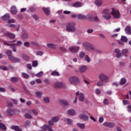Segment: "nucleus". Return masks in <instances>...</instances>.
I'll use <instances>...</instances> for the list:
<instances>
[{
  "mask_svg": "<svg viewBox=\"0 0 131 131\" xmlns=\"http://www.w3.org/2000/svg\"><path fill=\"white\" fill-rule=\"evenodd\" d=\"M76 25V24L74 22L68 23L66 25L67 31H68V32H74L76 30V28H75Z\"/></svg>",
  "mask_w": 131,
  "mask_h": 131,
  "instance_id": "f257e3e1",
  "label": "nucleus"
},
{
  "mask_svg": "<svg viewBox=\"0 0 131 131\" xmlns=\"http://www.w3.org/2000/svg\"><path fill=\"white\" fill-rule=\"evenodd\" d=\"M69 81L70 83H72L73 84H78V83L80 82L79 78H78V77L76 76L71 77L69 79Z\"/></svg>",
  "mask_w": 131,
  "mask_h": 131,
  "instance_id": "f03ea898",
  "label": "nucleus"
},
{
  "mask_svg": "<svg viewBox=\"0 0 131 131\" xmlns=\"http://www.w3.org/2000/svg\"><path fill=\"white\" fill-rule=\"evenodd\" d=\"M83 46L86 51H93L95 50V46L90 43L84 42Z\"/></svg>",
  "mask_w": 131,
  "mask_h": 131,
  "instance_id": "7ed1b4c3",
  "label": "nucleus"
},
{
  "mask_svg": "<svg viewBox=\"0 0 131 131\" xmlns=\"http://www.w3.org/2000/svg\"><path fill=\"white\" fill-rule=\"evenodd\" d=\"M111 14L114 16V18H116V19H119V18H120V13L117 9L112 8Z\"/></svg>",
  "mask_w": 131,
  "mask_h": 131,
  "instance_id": "20e7f679",
  "label": "nucleus"
},
{
  "mask_svg": "<svg viewBox=\"0 0 131 131\" xmlns=\"http://www.w3.org/2000/svg\"><path fill=\"white\" fill-rule=\"evenodd\" d=\"M99 79L102 80V81H104V82H107L109 80V78L107 76L104 75L103 74H100L99 75Z\"/></svg>",
  "mask_w": 131,
  "mask_h": 131,
  "instance_id": "39448f33",
  "label": "nucleus"
},
{
  "mask_svg": "<svg viewBox=\"0 0 131 131\" xmlns=\"http://www.w3.org/2000/svg\"><path fill=\"white\" fill-rule=\"evenodd\" d=\"M89 17H90V15H88L85 16L83 14H78L77 18L80 20H89Z\"/></svg>",
  "mask_w": 131,
  "mask_h": 131,
  "instance_id": "423d86ee",
  "label": "nucleus"
},
{
  "mask_svg": "<svg viewBox=\"0 0 131 131\" xmlns=\"http://www.w3.org/2000/svg\"><path fill=\"white\" fill-rule=\"evenodd\" d=\"M103 125L106 127H114V126H115V124L113 122H105L103 123Z\"/></svg>",
  "mask_w": 131,
  "mask_h": 131,
  "instance_id": "0eeeda50",
  "label": "nucleus"
},
{
  "mask_svg": "<svg viewBox=\"0 0 131 131\" xmlns=\"http://www.w3.org/2000/svg\"><path fill=\"white\" fill-rule=\"evenodd\" d=\"M76 95L78 96L79 95V99L81 102H83L84 101V95H83V93H80L79 92H77L76 93Z\"/></svg>",
  "mask_w": 131,
  "mask_h": 131,
  "instance_id": "6e6552de",
  "label": "nucleus"
},
{
  "mask_svg": "<svg viewBox=\"0 0 131 131\" xmlns=\"http://www.w3.org/2000/svg\"><path fill=\"white\" fill-rule=\"evenodd\" d=\"M63 85L64 84H63V83L61 82H56L54 83L55 89H61V88H62Z\"/></svg>",
  "mask_w": 131,
  "mask_h": 131,
  "instance_id": "1a4fd4ad",
  "label": "nucleus"
},
{
  "mask_svg": "<svg viewBox=\"0 0 131 131\" xmlns=\"http://www.w3.org/2000/svg\"><path fill=\"white\" fill-rule=\"evenodd\" d=\"M8 59L12 62H19L20 61V58H16L13 55L9 56Z\"/></svg>",
  "mask_w": 131,
  "mask_h": 131,
  "instance_id": "9d476101",
  "label": "nucleus"
},
{
  "mask_svg": "<svg viewBox=\"0 0 131 131\" xmlns=\"http://www.w3.org/2000/svg\"><path fill=\"white\" fill-rule=\"evenodd\" d=\"M4 35L5 36H8L10 39H14L15 37V36L14 34L10 33V32H7L4 33Z\"/></svg>",
  "mask_w": 131,
  "mask_h": 131,
  "instance_id": "9b49d317",
  "label": "nucleus"
},
{
  "mask_svg": "<svg viewBox=\"0 0 131 131\" xmlns=\"http://www.w3.org/2000/svg\"><path fill=\"white\" fill-rule=\"evenodd\" d=\"M79 117L81 119H83V120H85V121H88V120H89V116L85 115V114L80 115Z\"/></svg>",
  "mask_w": 131,
  "mask_h": 131,
  "instance_id": "f8f14e48",
  "label": "nucleus"
},
{
  "mask_svg": "<svg viewBox=\"0 0 131 131\" xmlns=\"http://www.w3.org/2000/svg\"><path fill=\"white\" fill-rule=\"evenodd\" d=\"M42 129H43L44 130L46 131L47 129H48L49 131H52L53 128H52V126H49L48 125H45L41 127Z\"/></svg>",
  "mask_w": 131,
  "mask_h": 131,
  "instance_id": "ddd939ff",
  "label": "nucleus"
},
{
  "mask_svg": "<svg viewBox=\"0 0 131 131\" xmlns=\"http://www.w3.org/2000/svg\"><path fill=\"white\" fill-rule=\"evenodd\" d=\"M89 21H96V22H98V21H99V18H98L97 16L93 17L92 16H91V15H90L89 16Z\"/></svg>",
  "mask_w": 131,
  "mask_h": 131,
  "instance_id": "4468645a",
  "label": "nucleus"
},
{
  "mask_svg": "<svg viewBox=\"0 0 131 131\" xmlns=\"http://www.w3.org/2000/svg\"><path fill=\"white\" fill-rule=\"evenodd\" d=\"M59 102L60 104L62 105V106H68V105H69V103H68V102H67V101L63 99L60 100Z\"/></svg>",
  "mask_w": 131,
  "mask_h": 131,
  "instance_id": "2eb2a0df",
  "label": "nucleus"
},
{
  "mask_svg": "<svg viewBox=\"0 0 131 131\" xmlns=\"http://www.w3.org/2000/svg\"><path fill=\"white\" fill-rule=\"evenodd\" d=\"M69 49L71 52H73L74 53H76V52H77L79 50V47H74L70 48Z\"/></svg>",
  "mask_w": 131,
  "mask_h": 131,
  "instance_id": "dca6fc26",
  "label": "nucleus"
},
{
  "mask_svg": "<svg viewBox=\"0 0 131 131\" xmlns=\"http://www.w3.org/2000/svg\"><path fill=\"white\" fill-rule=\"evenodd\" d=\"M11 129L15 131H22V129L20 128V127L18 126H11Z\"/></svg>",
  "mask_w": 131,
  "mask_h": 131,
  "instance_id": "f3484780",
  "label": "nucleus"
},
{
  "mask_svg": "<svg viewBox=\"0 0 131 131\" xmlns=\"http://www.w3.org/2000/svg\"><path fill=\"white\" fill-rule=\"evenodd\" d=\"M67 113L69 114V115L73 116L75 115V111L73 109H70L68 111Z\"/></svg>",
  "mask_w": 131,
  "mask_h": 131,
  "instance_id": "a211bd4d",
  "label": "nucleus"
},
{
  "mask_svg": "<svg viewBox=\"0 0 131 131\" xmlns=\"http://www.w3.org/2000/svg\"><path fill=\"white\" fill-rule=\"evenodd\" d=\"M95 3L97 7H101L103 5V0H96Z\"/></svg>",
  "mask_w": 131,
  "mask_h": 131,
  "instance_id": "6ab92c4d",
  "label": "nucleus"
},
{
  "mask_svg": "<svg viewBox=\"0 0 131 131\" xmlns=\"http://www.w3.org/2000/svg\"><path fill=\"white\" fill-rule=\"evenodd\" d=\"M47 46L50 49H53V50H56V48H57V45L53 43H48Z\"/></svg>",
  "mask_w": 131,
  "mask_h": 131,
  "instance_id": "aec40b11",
  "label": "nucleus"
},
{
  "mask_svg": "<svg viewBox=\"0 0 131 131\" xmlns=\"http://www.w3.org/2000/svg\"><path fill=\"white\" fill-rule=\"evenodd\" d=\"M6 112L9 116H12V115L14 114V111H13L11 108H8Z\"/></svg>",
  "mask_w": 131,
  "mask_h": 131,
  "instance_id": "412c9836",
  "label": "nucleus"
},
{
  "mask_svg": "<svg viewBox=\"0 0 131 131\" xmlns=\"http://www.w3.org/2000/svg\"><path fill=\"white\" fill-rule=\"evenodd\" d=\"M11 12L14 15H16V14H17V8H16V6H13L11 7Z\"/></svg>",
  "mask_w": 131,
  "mask_h": 131,
  "instance_id": "4be33fe9",
  "label": "nucleus"
},
{
  "mask_svg": "<svg viewBox=\"0 0 131 131\" xmlns=\"http://www.w3.org/2000/svg\"><path fill=\"white\" fill-rule=\"evenodd\" d=\"M88 70V67L86 66H83L80 68V72L81 73H83V72H85Z\"/></svg>",
  "mask_w": 131,
  "mask_h": 131,
  "instance_id": "5701e85b",
  "label": "nucleus"
},
{
  "mask_svg": "<svg viewBox=\"0 0 131 131\" xmlns=\"http://www.w3.org/2000/svg\"><path fill=\"white\" fill-rule=\"evenodd\" d=\"M42 10L44 12V13H45V14L46 15H47V16H48V15H50V8L48 7V8H43Z\"/></svg>",
  "mask_w": 131,
  "mask_h": 131,
  "instance_id": "b1692460",
  "label": "nucleus"
},
{
  "mask_svg": "<svg viewBox=\"0 0 131 131\" xmlns=\"http://www.w3.org/2000/svg\"><path fill=\"white\" fill-rule=\"evenodd\" d=\"M10 81H11V82H13L14 83H16V82H18L19 81V79L16 77H13L10 78Z\"/></svg>",
  "mask_w": 131,
  "mask_h": 131,
  "instance_id": "393cba45",
  "label": "nucleus"
},
{
  "mask_svg": "<svg viewBox=\"0 0 131 131\" xmlns=\"http://www.w3.org/2000/svg\"><path fill=\"white\" fill-rule=\"evenodd\" d=\"M9 27L11 28H14L16 31H19V29L20 28V26H18V27H16V25L14 24H11L9 25Z\"/></svg>",
  "mask_w": 131,
  "mask_h": 131,
  "instance_id": "a878e982",
  "label": "nucleus"
},
{
  "mask_svg": "<svg viewBox=\"0 0 131 131\" xmlns=\"http://www.w3.org/2000/svg\"><path fill=\"white\" fill-rule=\"evenodd\" d=\"M2 19L4 21H6V20H8V19H10V14L7 13L6 14L2 17Z\"/></svg>",
  "mask_w": 131,
  "mask_h": 131,
  "instance_id": "bb28decb",
  "label": "nucleus"
},
{
  "mask_svg": "<svg viewBox=\"0 0 131 131\" xmlns=\"http://www.w3.org/2000/svg\"><path fill=\"white\" fill-rule=\"evenodd\" d=\"M35 95L38 99H40L42 97V92L38 91L35 93Z\"/></svg>",
  "mask_w": 131,
  "mask_h": 131,
  "instance_id": "cd10ccee",
  "label": "nucleus"
},
{
  "mask_svg": "<svg viewBox=\"0 0 131 131\" xmlns=\"http://www.w3.org/2000/svg\"><path fill=\"white\" fill-rule=\"evenodd\" d=\"M125 31L126 33H128V34L131 35V28L129 26H126Z\"/></svg>",
  "mask_w": 131,
  "mask_h": 131,
  "instance_id": "c85d7f7f",
  "label": "nucleus"
},
{
  "mask_svg": "<svg viewBox=\"0 0 131 131\" xmlns=\"http://www.w3.org/2000/svg\"><path fill=\"white\" fill-rule=\"evenodd\" d=\"M73 7H75V8L81 7V3L79 2H76L73 4Z\"/></svg>",
  "mask_w": 131,
  "mask_h": 131,
  "instance_id": "c756f323",
  "label": "nucleus"
},
{
  "mask_svg": "<svg viewBox=\"0 0 131 131\" xmlns=\"http://www.w3.org/2000/svg\"><path fill=\"white\" fill-rule=\"evenodd\" d=\"M126 82V79L125 78H122L120 81V85H123Z\"/></svg>",
  "mask_w": 131,
  "mask_h": 131,
  "instance_id": "7c9ffc66",
  "label": "nucleus"
},
{
  "mask_svg": "<svg viewBox=\"0 0 131 131\" xmlns=\"http://www.w3.org/2000/svg\"><path fill=\"white\" fill-rule=\"evenodd\" d=\"M52 76H60V73L57 71H54L51 73Z\"/></svg>",
  "mask_w": 131,
  "mask_h": 131,
  "instance_id": "2f4dec72",
  "label": "nucleus"
},
{
  "mask_svg": "<svg viewBox=\"0 0 131 131\" xmlns=\"http://www.w3.org/2000/svg\"><path fill=\"white\" fill-rule=\"evenodd\" d=\"M22 58L25 61H29V60H30V57H29V56H27V55H26L25 54H23L22 55Z\"/></svg>",
  "mask_w": 131,
  "mask_h": 131,
  "instance_id": "473e14b6",
  "label": "nucleus"
},
{
  "mask_svg": "<svg viewBox=\"0 0 131 131\" xmlns=\"http://www.w3.org/2000/svg\"><path fill=\"white\" fill-rule=\"evenodd\" d=\"M103 18H104L105 19V20H110V19H111V14H106V15H103Z\"/></svg>",
  "mask_w": 131,
  "mask_h": 131,
  "instance_id": "72a5a7b5",
  "label": "nucleus"
},
{
  "mask_svg": "<svg viewBox=\"0 0 131 131\" xmlns=\"http://www.w3.org/2000/svg\"><path fill=\"white\" fill-rule=\"evenodd\" d=\"M25 117L27 118V119H32V116L29 113H26L25 114Z\"/></svg>",
  "mask_w": 131,
  "mask_h": 131,
  "instance_id": "f704fd0d",
  "label": "nucleus"
},
{
  "mask_svg": "<svg viewBox=\"0 0 131 131\" xmlns=\"http://www.w3.org/2000/svg\"><path fill=\"white\" fill-rule=\"evenodd\" d=\"M0 128L3 130H7V126L2 123H0Z\"/></svg>",
  "mask_w": 131,
  "mask_h": 131,
  "instance_id": "c9c22d12",
  "label": "nucleus"
},
{
  "mask_svg": "<svg viewBox=\"0 0 131 131\" xmlns=\"http://www.w3.org/2000/svg\"><path fill=\"white\" fill-rule=\"evenodd\" d=\"M11 49H12L13 52H17L16 44H11Z\"/></svg>",
  "mask_w": 131,
  "mask_h": 131,
  "instance_id": "e433bc0d",
  "label": "nucleus"
},
{
  "mask_svg": "<svg viewBox=\"0 0 131 131\" xmlns=\"http://www.w3.org/2000/svg\"><path fill=\"white\" fill-rule=\"evenodd\" d=\"M21 75L23 77L26 79H28V78H29V75H28V74L22 73Z\"/></svg>",
  "mask_w": 131,
  "mask_h": 131,
  "instance_id": "4c0bfd02",
  "label": "nucleus"
},
{
  "mask_svg": "<svg viewBox=\"0 0 131 131\" xmlns=\"http://www.w3.org/2000/svg\"><path fill=\"white\" fill-rule=\"evenodd\" d=\"M77 125L78 127H80V128H81L82 129H83L84 127H85V125L84 123L80 124L79 123L77 124Z\"/></svg>",
  "mask_w": 131,
  "mask_h": 131,
  "instance_id": "58836bf2",
  "label": "nucleus"
},
{
  "mask_svg": "<svg viewBox=\"0 0 131 131\" xmlns=\"http://www.w3.org/2000/svg\"><path fill=\"white\" fill-rule=\"evenodd\" d=\"M28 37V33L27 32L24 33L23 35H21V38L23 39H25Z\"/></svg>",
  "mask_w": 131,
  "mask_h": 131,
  "instance_id": "ea45409f",
  "label": "nucleus"
},
{
  "mask_svg": "<svg viewBox=\"0 0 131 131\" xmlns=\"http://www.w3.org/2000/svg\"><path fill=\"white\" fill-rule=\"evenodd\" d=\"M6 54L8 56V58H9V57H10L11 56H12L13 52L11 50H7L6 51Z\"/></svg>",
  "mask_w": 131,
  "mask_h": 131,
  "instance_id": "a19ab883",
  "label": "nucleus"
},
{
  "mask_svg": "<svg viewBox=\"0 0 131 131\" xmlns=\"http://www.w3.org/2000/svg\"><path fill=\"white\" fill-rule=\"evenodd\" d=\"M31 44L32 45V46H34V47H37V48H40V46L38 45L36 42L32 41L31 42Z\"/></svg>",
  "mask_w": 131,
  "mask_h": 131,
  "instance_id": "79ce46f5",
  "label": "nucleus"
},
{
  "mask_svg": "<svg viewBox=\"0 0 131 131\" xmlns=\"http://www.w3.org/2000/svg\"><path fill=\"white\" fill-rule=\"evenodd\" d=\"M121 41H123V42H126L127 41V38L124 36H122L121 38Z\"/></svg>",
  "mask_w": 131,
  "mask_h": 131,
  "instance_id": "37998d69",
  "label": "nucleus"
},
{
  "mask_svg": "<svg viewBox=\"0 0 131 131\" xmlns=\"http://www.w3.org/2000/svg\"><path fill=\"white\" fill-rule=\"evenodd\" d=\"M52 119L54 122H57V121H59V117L58 116L54 117L52 118Z\"/></svg>",
  "mask_w": 131,
  "mask_h": 131,
  "instance_id": "c03bdc74",
  "label": "nucleus"
},
{
  "mask_svg": "<svg viewBox=\"0 0 131 131\" xmlns=\"http://www.w3.org/2000/svg\"><path fill=\"white\" fill-rule=\"evenodd\" d=\"M84 56H85V53L83 52H80L79 53V58H80L81 59H82V58H83Z\"/></svg>",
  "mask_w": 131,
  "mask_h": 131,
  "instance_id": "a18cd8bd",
  "label": "nucleus"
},
{
  "mask_svg": "<svg viewBox=\"0 0 131 131\" xmlns=\"http://www.w3.org/2000/svg\"><path fill=\"white\" fill-rule=\"evenodd\" d=\"M65 121H67V122L69 125H71V123H72V120H71V119H70L69 118L66 119Z\"/></svg>",
  "mask_w": 131,
  "mask_h": 131,
  "instance_id": "49530a36",
  "label": "nucleus"
},
{
  "mask_svg": "<svg viewBox=\"0 0 131 131\" xmlns=\"http://www.w3.org/2000/svg\"><path fill=\"white\" fill-rule=\"evenodd\" d=\"M43 101L45 103H47L48 104L50 103V98L46 97L43 98Z\"/></svg>",
  "mask_w": 131,
  "mask_h": 131,
  "instance_id": "de8ad7c7",
  "label": "nucleus"
},
{
  "mask_svg": "<svg viewBox=\"0 0 131 131\" xmlns=\"http://www.w3.org/2000/svg\"><path fill=\"white\" fill-rule=\"evenodd\" d=\"M85 61H86L88 63H89V62H91V58H90V57H89V56H88V55L85 56Z\"/></svg>",
  "mask_w": 131,
  "mask_h": 131,
  "instance_id": "09e8293b",
  "label": "nucleus"
},
{
  "mask_svg": "<svg viewBox=\"0 0 131 131\" xmlns=\"http://www.w3.org/2000/svg\"><path fill=\"white\" fill-rule=\"evenodd\" d=\"M0 69H2V70H4V71H7L8 70V68L5 66H2L1 67Z\"/></svg>",
  "mask_w": 131,
  "mask_h": 131,
  "instance_id": "8fccbe9b",
  "label": "nucleus"
},
{
  "mask_svg": "<svg viewBox=\"0 0 131 131\" xmlns=\"http://www.w3.org/2000/svg\"><path fill=\"white\" fill-rule=\"evenodd\" d=\"M38 65V63H37V61H34L32 62V66L33 67H36Z\"/></svg>",
  "mask_w": 131,
  "mask_h": 131,
  "instance_id": "3c124183",
  "label": "nucleus"
},
{
  "mask_svg": "<svg viewBox=\"0 0 131 131\" xmlns=\"http://www.w3.org/2000/svg\"><path fill=\"white\" fill-rule=\"evenodd\" d=\"M123 105H129V101L128 100H123Z\"/></svg>",
  "mask_w": 131,
  "mask_h": 131,
  "instance_id": "603ef678",
  "label": "nucleus"
},
{
  "mask_svg": "<svg viewBox=\"0 0 131 131\" xmlns=\"http://www.w3.org/2000/svg\"><path fill=\"white\" fill-rule=\"evenodd\" d=\"M24 46L25 47H26V48H29V47L30 46V43H29V42H24Z\"/></svg>",
  "mask_w": 131,
  "mask_h": 131,
  "instance_id": "864d4df0",
  "label": "nucleus"
},
{
  "mask_svg": "<svg viewBox=\"0 0 131 131\" xmlns=\"http://www.w3.org/2000/svg\"><path fill=\"white\" fill-rule=\"evenodd\" d=\"M42 74H43V73L42 72H40L39 73L36 74V76L37 77H40Z\"/></svg>",
  "mask_w": 131,
  "mask_h": 131,
  "instance_id": "5fc2aeb1",
  "label": "nucleus"
},
{
  "mask_svg": "<svg viewBox=\"0 0 131 131\" xmlns=\"http://www.w3.org/2000/svg\"><path fill=\"white\" fill-rule=\"evenodd\" d=\"M15 46L17 47H20V46H22V41H17V43L15 44Z\"/></svg>",
  "mask_w": 131,
  "mask_h": 131,
  "instance_id": "6e6d98bb",
  "label": "nucleus"
},
{
  "mask_svg": "<svg viewBox=\"0 0 131 131\" xmlns=\"http://www.w3.org/2000/svg\"><path fill=\"white\" fill-rule=\"evenodd\" d=\"M103 104L104 105H109V101H108L107 99H105L104 100H103Z\"/></svg>",
  "mask_w": 131,
  "mask_h": 131,
  "instance_id": "4d7b16f0",
  "label": "nucleus"
},
{
  "mask_svg": "<svg viewBox=\"0 0 131 131\" xmlns=\"http://www.w3.org/2000/svg\"><path fill=\"white\" fill-rule=\"evenodd\" d=\"M103 84H104V83H103V82L98 81L97 82V86H102V85H103Z\"/></svg>",
  "mask_w": 131,
  "mask_h": 131,
  "instance_id": "13d9d810",
  "label": "nucleus"
},
{
  "mask_svg": "<svg viewBox=\"0 0 131 131\" xmlns=\"http://www.w3.org/2000/svg\"><path fill=\"white\" fill-rule=\"evenodd\" d=\"M32 113H33V114H34L35 115H37V114H38V112L35 110V109H33L32 110Z\"/></svg>",
  "mask_w": 131,
  "mask_h": 131,
  "instance_id": "bf43d9fd",
  "label": "nucleus"
},
{
  "mask_svg": "<svg viewBox=\"0 0 131 131\" xmlns=\"http://www.w3.org/2000/svg\"><path fill=\"white\" fill-rule=\"evenodd\" d=\"M103 121H104V118L103 117H101L99 118V122L100 123H102Z\"/></svg>",
  "mask_w": 131,
  "mask_h": 131,
  "instance_id": "052dcab7",
  "label": "nucleus"
},
{
  "mask_svg": "<svg viewBox=\"0 0 131 131\" xmlns=\"http://www.w3.org/2000/svg\"><path fill=\"white\" fill-rule=\"evenodd\" d=\"M128 52L127 49H124L122 50V53L123 55H125V54H127Z\"/></svg>",
  "mask_w": 131,
  "mask_h": 131,
  "instance_id": "680f3d73",
  "label": "nucleus"
},
{
  "mask_svg": "<svg viewBox=\"0 0 131 131\" xmlns=\"http://www.w3.org/2000/svg\"><path fill=\"white\" fill-rule=\"evenodd\" d=\"M103 14H106V15L109 14V10L105 9L102 11Z\"/></svg>",
  "mask_w": 131,
  "mask_h": 131,
  "instance_id": "e2e57ef3",
  "label": "nucleus"
},
{
  "mask_svg": "<svg viewBox=\"0 0 131 131\" xmlns=\"http://www.w3.org/2000/svg\"><path fill=\"white\" fill-rule=\"evenodd\" d=\"M127 108L128 112L131 113V104L128 105Z\"/></svg>",
  "mask_w": 131,
  "mask_h": 131,
  "instance_id": "0e129e2a",
  "label": "nucleus"
},
{
  "mask_svg": "<svg viewBox=\"0 0 131 131\" xmlns=\"http://www.w3.org/2000/svg\"><path fill=\"white\" fill-rule=\"evenodd\" d=\"M60 49L63 53H66V52H67V51H66V48L64 47H60Z\"/></svg>",
  "mask_w": 131,
  "mask_h": 131,
  "instance_id": "69168bd1",
  "label": "nucleus"
},
{
  "mask_svg": "<svg viewBox=\"0 0 131 131\" xmlns=\"http://www.w3.org/2000/svg\"><path fill=\"white\" fill-rule=\"evenodd\" d=\"M15 20L13 19H10L8 20V23H15Z\"/></svg>",
  "mask_w": 131,
  "mask_h": 131,
  "instance_id": "338daca9",
  "label": "nucleus"
},
{
  "mask_svg": "<svg viewBox=\"0 0 131 131\" xmlns=\"http://www.w3.org/2000/svg\"><path fill=\"white\" fill-rule=\"evenodd\" d=\"M96 93L97 94V95H100L101 94V90H100L99 89H96Z\"/></svg>",
  "mask_w": 131,
  "mask_h": 131,
  "instance_id": "774afa93",
  "label": "nucleus"
}]
</instances>
